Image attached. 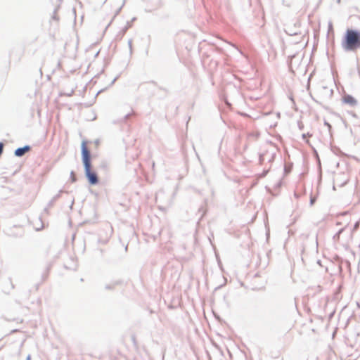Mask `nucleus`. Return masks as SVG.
<instances>
[{
	"instance_id": "obj_1",
	"label": "nucleus",
	"mask_w": 360,
	"mask_h": 360,
	"mask_svg": "<svg viewBox=\"0 0 360 360\" xmlns=\"http://www.w3.org/2000/svg\"><path fill=\"white\" fill-rule=\"evenodd\" d=\"M82 155L85 174L89 184L91 185L97 184L98 183V179L96 173L92 169L91 154L87 148V141H83L82 143Z\"/></svg>"
},
{
	"instance_id": "obj_2",
	"label": "nucleus",
	"mask_w": 360,
	"mask_h": 360,
	"mask_svg": "<svg viewBox=\"0 0 360 360\" xmlns=\"http://www.w3.org/2000/svg\"><path fill=\"white\" fill-rule=\"evenodd\" d=\"M346 50L353 51L360 47V32L347 30L343 41Z\"/></svg>"
},
{
	"instance_id": "obj_3",
	"label": "nucleus",
	"mask_w": 360,
	"mask_h": 360,
	"mask_svg": "<svg viewBox=\"0 0 360 360\" xmlns=\"http://www.w3.org/2000/svg\"><path fill=\"white\" fill-rule=\"evenodd\" d=\"M342 101L345 104L352 107L356 106L358 103L357 100L349 94H344L342 96Z\"/></svg>"
},
{
	"instance_id": "obj_4",
	"label": "nucleus",
	"mask_w": 360,
	"mask_h": 360,
	"mask_svg": "<svg viewBox=\"0 0 360 360\" xmlns=\"http://www.w3.org/2000/svg\"><path fill=\"white\" fill-rule=\"evenodd\" d=\"M30 150V147L28 146H26L23 148H19L15 150V155L16 156H22L26 152H28Z\"/></svg>"
},
{
	"instance_id": "obj_5",
	"label": "nucleus",
	"mask_w": 360,
	"mask_h": 360,
	"mask_svg": "<svg viewBox=\"0 0 360 360\" xmlns=\"http://www.w3.org/2000/svg\"><path fill=\"white\" fill-rule=\"evenodd\" d=\"M359 222L357 221L355 223V224L354 225V228H353V231L352 232H354L356 231L358 229H359Z\"/></svg>"
},
{
	"instance_id": "obj_6",
	"label": "nucleus",
	"mask_w": 360,
	"mask_h": 360,
	"mask_svg": "<svg viewBox=\"0 0 360 360\" xmlns=\"http://www.w3.org/2000/svg\"><path fill=\"white\" fill-rule=\"evenodd\" d=\"M3 148H4V144L2 143H0V155H1V153L3 152Z\"/></svg>"
},
{
	"instance_id": "obj_7",
	"label": "nucleus",
	"mask_w": 360,
	"mask_h": 360,
	"mask_svg": "<svg viewBox=\"0 0 360 360\" xmlns=\"http://www.w3.org/2000/svg\"><path fill=\"white\" fill-rule=\"evenodd\" d=\"M53 19L56 20V21H58L59 20V18L58 16L57 15V13H56L53 15Z\"/></svg>"
}]
</instances>
